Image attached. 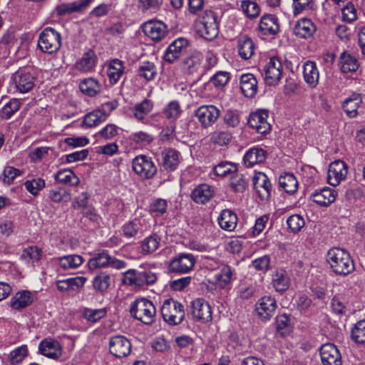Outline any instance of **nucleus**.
Returning <instances> with one entry per match:
<instances>
[{"mask_svg":"<svg viewBox=\"0 0 365 365\" xmlns=\"http://www.w3.org/2000/svg\"><path fill=\"white\" fill-rule=\"evenodd\" d=\"M362 103L361 95L353 93L346 98L343 103V109L349 118H354L358 114V108Z\"/></svg>","mask_w":365,"mask_h":365,"instance_id":"obj_38","label":"nucleus"},{"mask_svg":"<svg viewBox=\"0 0 365 365\" xmlns=\"http://www.w3.org/2000/svg\"><path fill=\"white\" fill-rule=\"evenodd\" d=\"M253 187L262 200H267L271 196L272 185L264 173H257L252 178Z\"/></svg>","mask_w":365,"mask_h":365,"instance_id":"obj_17","label":"nucleus"},{"mask_svg":"<svg viewBox=\"0 0 365 365\" xmlns=\"http://www.w3.org/2000/svg\"><path fill=\"white\" fill-rule=\"evenodd\" d=\"M237 51L239 56L244 60L251 58L255 53L256 46L253 40L248 36H241L237 39Z\"/></svg>","mask_w":365,"mask_h":365,"instance_id":"obj_28","label":"nucleus"},{"mask_svg":"<svg viewBox=\"0 0 365 365\" xmlns=\"http://www.w3.org/2000/svg\"><path fill=\"white\" fill-rule=\"evenodd\" d=\"M188 46V41L185 38H178L173 41L164 53V60L173 63L181 56L182 51Z\"/></svg>","mask_w":365,"mask_h":365,"instance_id":"obj_21","label":"nucleus"},{"mask_svg":"<svg viewBox=\"0 0 365 365\" xmlns=\"http://www.w3.org/2000/svg\"><path fill=\"white\" fill-rule=\"evenodd\" d=\"M279 187L287 193L293 194L298 188V181L292 173H285L279 178Z\"/></svg>","mask_w":365,"mask_h":365,"instance_id":"obj_40","label":"nucleus"},{"mask_svg":"<svg viewBox=\"0 0 365 365\" xmlns=\"http://www.w3.org/2000/svg\"><path fill=\"white\" fill-rule=\"evenodd\" d=\"M163 320L170 326L180 324L185 319V308L182 304L173 299L164 300L161 307Z\"/></svg>","mask_w":365,"mask_h":365,"instance_id":"obj_3","label":"nucleus"},{"mask_svg":"<svg viewBox=\"0 0 365 365\" xmlns=\"http://www.w3.org/2000/svg\"><path fill=\"white\" fill-rule=\"evenodd\" d=\"M338 66L343 73H352L359 68V63L356 57L347 52L340 54Z\"/></svg>","mask_w":365,"mask_h":365,"instance_id":"obj_32","label":"nucleus"},{"mask_svg":"<svg viewBox=\"0 0 365 365\" xmlns=\"http://www.w3.org/2000/svg\"><path fill=\"white\" fill-rule=\"evenodd\" d=\"M316 31V26L308 19L299 20L294 27V34L302 38H308L313 36Z\"/></svg>","mask_w":365,"mask_h":365,"instance_id":"obj_34","label":"nucleus"},{"mask_svg":"<svg viewBox=\"0 0 365 365\" xmlns=\"http://www.w3.org/2000/svg\"><path fill=\"white\" fill-rule=\"evenodd\" d=\"M120 130L115 124L108 123L96 133L95 136L104 140H112L119 134Z\"/></svg>","mask_w":365,"mask_h":365,"instance_id":"obj_51","label":"nucleus"},{"mask_svg":"<svg viewBox=\"0 0 365 365\" xmlns=\"http://www.w3.org/2000/svg\"><path fill=\"white\" fill-rule=\"evenodd\" d=\"M259 30L262 35H275L279 31L278 18L273 14L263 16L259 23Z\"/></svg>","mask_w":365,"mask_h":365,"instance_id":"obj_24","label":"nucleus"},{"mask_svg":"<svg viewBox=\"0 0 365 365\" xmlns=\"http://www.w3.org/2000/svg\"><path fill=\"white\" fill-rule=\"evenodd\" d=\"M168 208L167 200L157 198L153 200L150 205V211L155 216H161L165 213Z\"/></svg>","mask_w":365,"mask_h":365,"instance_id":"obj_59","label":"nucleus"},{"mask_svg":"<svg viewBox=\"0 0 365 365\" xmlns=\"http://www.w3.org/2000/svg\"><path fill=\"white\" fill-rule=\"evenodd\" d=\"M163 0H138V7L143 13H154L162 5Z\"/></svg>","mask_w":365,"mask_h":365,"instance_id":"obj_57","label":"nucleus"},{"mask_svg":"<svg viewBox=\"0 0 365 365\" xmlns=\"http://www.w3.org/2000/svg\"><path fill=\"white\" fill-rule=\"evenodd\" d=\"M288 227L293 232H298L304 226L305 222L302 217L299 215H292L287 220Z\"/></svg>","mask_w":365,"mask_h":365,"instance_id":"obj_63","label":"nucleus"},{"mask_svg":"<svg viewBox=\"0 0 365 365\" xmlns=\"http://www.w3.org/2000/svg\"><path fill=\"white\" fill-rule=\"evenodd\" d=\"M351 339L357 344H365V320L355 324L351 330Z\"/></svg>","mask_w":365,"mask_h":365,"instance_id":"obj_54","label":"nucleus"},{"mask_svg":"<svg viewBox=\"0 0 365 365\" xmlns=\"http://www.w3.org/2000/svg\"><path fill=\"white\" fill-rule=\"evenodd\" d=\"M191 314L195 321L207 323L212 320V309L210 304L202 298L191 302Z\"/></svg>","mask_w":365,"mask_h":365,"instance_id":"obj_10","label":"nucleus"},{"mask_svg":"<svg viewBox=\"0 0 365 365\" xmlns=\"http://www.w3.org/2000/svg\"><path fill=\"white\" fill-rule=\"evenodd\" d=\"M238 218L234 211L225 209L217 217V222L221 229L227 232H232L237 225Z\"/></svg>","mask_w":365,"mask_h":365,"instance_id":"obj_27","label":"nucleus"},{"mask_svg":"<svg viewBox=\"0 0 365 365\" xmlns=\"http://www.w3.org/2000/svg\"><path fill=\"white\" fill-rule=\"evenodd\" d=\"M320 356L324 365H341V356L337 347L331 343L323 344Z\"/></svg>","mask_w":365,"mask_h":365,"instance_id":"obj_18","label":"nucleus"},{"mask_svg":"<svg viewBox=\"0 0 365 365\" xmlns=\"http://www.w3.org/2000/svg\"><path fill=\"white\" fill-rule=\"evenodd\" d=\"M132 168L134 173L140 178L148 180L157 173V167L150 157L139 155L132 160Z\"/></svg>","mask_w":365,"mask_h":365,"instance_id":"obj_7","label":"nucleus"},{"mask_svg":"<svg viewBox=\"0 0 365 365\" xmlns=\"http://www.w3.org/2000/svg\"><path fill=\"white\" fill-rule=\"evenodd\" d=\"M303 78L309 88H316L319 83V71L315 62L307 61L303 64Z\"/></svg>","mask_w":365,"mask_h":365,"instance_id":"obj_26","label":"nucleus"},{"mask_svg":"<svg viewBox=\"0 0 365 365\" xmlns=\"http://www.w3.org/2000/svg\"><path fill=\"white\" fill-rule=\"evenodd\" d=\"M235 270L229 265H223L220 269L214 274V282L220 289H230L235 279Z\"/></svg>","mask_w":365,"mask_h":365,"instance_id":"obj_20","label":"nucleus"},{"mask_svg":"<svg viewBox=\"0 0 365 365\" xmlns=\"http://www.w3.org/2000/svg\"><path fill=\"white\" fill-rule=\"evenodd\" d=\"M197 33L207 41L215 39L219 33L217 16L212 11H206L195 26Z\"/></svg>","mask_w":365,"mask_h":365,"instance_id":"obj_5","label":"nucleus"},{"mask_svg":"<svg viewBox=\"0 0 365 365\" xmlns=\"http://www.w3.org/2000/svg\"><path fill=\"white\" fill-rule=\"evenodd\" d=\"M143 32L151 40L158 42L165 38L168 29L162 21H148L143 26Z\"/></svg>","mask_w":365,"mask_h":365,"instance_id":"obj_19","label":"nucleus"},{"mask_svg":"<svg viewBox=\"0 0 365 365\" xmlns=\"http://www.w3.org/2000/svg\"><path fill=\"white\" fill-rule=\"evenodd\" d=\"M268 116V110L258 109L250 115L248 125L258 133L265 134L271 130V125L267 120Z\"/></svg>","mask_w":365,"mask_h":365,"instance_id":"obj_12","label":"nucleus"},{"mask_svg":"<svg viewBox=\"0 0 365 365\" xmlns=\"http://www.w3.org/2000/svg\"><path fill=\"white\" fill-rule=\"evenodd\" d=\"M153 102L150 100L144 99L134 106L133 109V116L138 121L144 123L145 116L153 110Z\"/></svg>","mask_w":365,"mask_h":365,"instance_id":"obj_41","label":"nucleus"},{"mask_svg":"<svg viewBox=\"0 0 365 365\" xmlns=\"http://www.w3.org/2000/svg\"><path fill=\"white\" fill-rule=\"evenodd\" d=\"M110 255L108 251L105 250L97 253L93 257L91 258L88 262L90 269L93 270L98 268L108 267Z\"/></svg>","mask_w":365,"mask_h":365,"instance_id":"obj_47","label":"nucleus"},{"mask_svg":"<svg viewBox=\"0 0 365 365\" xmlns=\"http://www.w3.org/2000/svg\"><path fill=\"white\" fill-rule=\"evenodd\" d=\"M230 185L235 192H242L247 187V181L242 175L235 173L231 178Z\"/></svg>","mask_w":365,"mask_h":365,"instance_id":"obj_64","label":"nucleus"},{"mask_svg":"<svg viewBox=\"0 0 365 365\" xmlns=\"http://www.w3.org/2000/svg\"><path fill=\"white\" fill-rule=\"evenodd\" d=\"M266 152L264 149L254 147L249 149L244 155V163L247 167H252L265 160Z\"/></svg>","mask_w":365,"mask_h":365,"instance_id":"obj_35","label":"nucleus"},{"mask_svg":"<svg viewBox=\"0 0 365 365\" xmlns=\"http://www.w3.org/2000/svg\"><path fill=\"white\" fill-rule=\"evenodd\" d=\"M130 313L135 319L145 324L150 325L155 322L156 309L151 301L140 298L131 304Z\"/></svg>","mask_w":365,"mask_h":365,"instance_id":"obj_2","label":"nucleus"},{"mask_svg":"<svg viewBox=\"0 0 365 365\" xmlns=\"http://www.w3.org/2000/svg\"><path fill=\"white\" fill-rule=\"evenodd\" d=\"M28 354V348L26 345H21L9 354V360L11 364H18L21 362Z\"/></svg>","mask_w":365,"mask_h":365,"instance_id":"obj_62","label":"nucleus"},{"mask_svg":"<svg viewBox=\"0 0 365 365\" xmlns=\"http://www.w3.org/2000/svg\"><path fill=\"white\" fill-rule=\"evenodd\" d=\"M225 124L228 128H237L241 120L240 113L237 110H227L223 117Z\"/></svg>","mask_w":365,"mask_h":365,"instance_id":"obj_53","label":"nucleus"},{"mask_svg":"<svg viewBox=\"0 0 365 365\" xmlns=\"http://www.w3.org/2000/svg\"><path fill=\"white\" fill-rule=\"evenodd\" d=\"M24 185L29 192L36 196L45 187V182L41 178L32 179L26 180Z\"/></svg>","mask_w":365,"mask_h":365,"instance_id":"obj_61","label":"nucleus"},{"mask_svg":"<svg viewBox=\"0 0 365 365\" xmlns=\"http://www.w3.org/2000/svg\"><path fill=\"white\" fill-rule=\"evenodd\" d=\"M162 166L165 170H175L180 161V153L173 148L165 149L161 153Z\"/></svg>","mask_w":365,"mask_h":365,"instance_id":"obj_29","label":"nucleus"},{"mask_svg":"<svg viewBox=\"0 0 365 365\" xmlns=\"http://www.w3.org/2000/svg\"><path fill=\"white\" fill-rule=\"evenodd\" d=\"M203 56L200 52H194L183 61V70L190 74L197 73L201 68Z\"/></svg>","mask_w":365,"mask_h":365,"instance_id":"obj_36","label":"nucleus"},{"mask_svg":"<svg viewBox=\"0 0 365 365\" xmlns=\"http://www.w3.org/2000/svg\"><path fill=\"white\" fill-rule=\"evenodd\" d=\"M109 350L115 357H125L130 353L131 344L125 336L116 335L110 339Z\"/></svg>","mask_w":365,"mask_h":365,"instance_id":"obj_16","label":"nucleus"},{"mask_svg":"<svg viewBox=\"0 0 365 365\" xmlns=\"http://www.w3.org/2000/svg\"><path fill=\"white\" fill-rule=\"evenodd\" d=\"M125 73L124 62L113 58L107 62V76L111 85L116 84Z\"/></svg>","mask_w":365,"mask_h":365,"instance_id":"obj_25","label":"nucleus"},{"mask_svg":"<svg viewBox=\"0 0 365 365\" xmlns=\"http://www.w3.org/2000/svg\"><path fill=\"white\" fill-rule=\"evenodd\" d=\"M33 301V297L30 292L29 291H21L17 292L14 297H12L11 300V304L13 308L14 309H22L30 304H31Z\"/></svg>","mask_w":365,"mask_h":365,"instance_id":"obj_46","label":"nucleus"},{"mask_svg":"<svg viewBox=\"0 0 365 365\" xmlns=\"http://www.w3.org/2000/svg\"><path fill=\"white\" fill-rule=\"evenodd\" d=\"M38 351L43 356L56 359L61 356L62 351L59 342L52 339H45L38 344Z\"/></svg>","mask_w":365,"mask_h":365,"instance_id":"obj_23","label":"nucleus"},{"mask_svg":"<svg viewBox=\"0 0 365 365\" xmlns=\"http://www.w3.org/2000/svg\"><path fill=\"white\" fill-rule=\"evenodd\" d=\"M140 228L139 220H134L128 222L122 227L123 235L127 238H131L136 236Z\"/></svg>","mask_w":365,"mask_h":365,"instance_id":"obj_58","label":"nucleus"},{"mask_svg":"<svg viewBox=\"0 0 365 365\" xmlns=\"http://www.w3.org/2000/svg\"><path fill=\"white\" fill-rule=\"evenodd\" d=\"M237 170L236 165L228 161L220 162L213 168L214 173L220 177H225L228 175L234 174Z\"/></svg>","mask_w":365,"mask_h":365,"instance_id":"obj_50","label":"nucleus"},{"mask_svg":"<svg viewBox=\"0 0 365 365\" xmlns=\"http://www.w3.org/2000/svg\"><path fill=\"white\" fill-rule=\"evenodd\" d=\"M21 102L19 99L12 98L7 102L0 111V115L4 119H9L19 108Z\"/></svg>","mask_w":365,"mask_h":365,"instance_id":"obj_52","label":"nucleus"},{"mask_svg":"<svg viewBox=\"0 0 365 365\" xmlns=\"http://www.w3.org/2000/svg\"><path fill=\"white\" fill-rule=\"evenodd\" d=\"M282 74V65L278 57H271L264 68V80L266 84H277Z\"/></svg>","mask_w":365,"mask_h":365,"instance_id":"obj_11","label":"nucleus"},{"mask_svg":"<svg viewBox=\"0 0 365 365\" xmlns=\"http://www.w3.org/2000/svg\"><path fill=\"white\" fill-rule=\"evenodd\" d=\"M107 310L105 308L89 309L86 308L83 312V316L91 322H96L103 318L106 314Z\"/></svg>","mask_w":365,"mask_h":365,"instance_id":"obj_55","label":"nucleus"},{"mask_svg":"<svg viewBox=\"0 0 365 365\" xmlns=\"http://www.w3.org/2000/svg\"><path fill=\"white\" fill-rule=\"evenodd\" d=\"M138 73L139 76L145 78L146 81H152L157 75V68L154 63L144 61L139 66Z\"/></svg>","mask_w":365,"mask_h":365,"instance_id":"obj_49","label":"nucleus"},{"mask_svg":"<svg viewBox=\"0 0 365 365\" xmlns=\"http://www.w3.org/2000/svg\"><path fill=\"white\" fill-rule=\"evenodd\" d=\"M277 307V302L274 297L264 296L256 303L255 311L262 320L268 321L274 314Z\"/></svg>","mask_w":365,"mask_h":365,"instance_id":"obj_14","label":"nucleus"},{"mask_svg":"<svg viewBox=\"0 0 365 365\" xmlns=\"http://www.w3.org/2000/svg\"><path fill=\"white\" fill-rule=\"evenodd\" d=\"M128 140L136 146L145 147L150 144L154 138L150 133L140 130L132 133L128 136Z\"/></svg>","mask_w":365,"mask_h":365,"instance_id":"obj_45","label":"nucleus"},{"mask_svg":"<svg viewBox=\"0 0 365 365\" xmlns=\"http://www.w3.org/2000/svg\"><path fill=\"white\" fill-rule=\"evenodd\" d=\"M213 195L214 190L207 184H201L197 186L191 193L192 200L200 204H205Z\"/></svg>","mask_w":365,"mask_h":365,"instance_id":"obj_33","label":"nucleus"},{"mask_svg":"<svg viewBox=\"0 0 365 365\" xmlns=\"http://www.w3.org/2000/svg\"><path fill=\"white\" fill-rule=\"evenodd\" d=\"M232 136L230 132L227 130H220L215 131L212 133L211 136V140L215 144L222 146L227 145Z\"/></svg>","mask_w":365,"mask_h":365,"instance_id":"obj_60","label":"nucleus"},{"mask_svg":"<svg viewBox=\"0 0 365 365\" xmlns=\"http://www.w3.org/2000/svg\"><path fill=\"white\" fill-rule=\"evenodd\" d=\"M336 192L330 187H325L315 190L310 196V199L322 207H327L336 200Z\"/></svg>","mask_w":365,"mask_h":365,"instance_id":"obj_22","label":"nucleus"},{"mask_svg":"<svg viewBox=\"0 0 365 365\" xmlns=\"http://www.w3.org/2000/svg\"><path fill=\"white\" fill-rule=\"evenodd\" d=\"M160 244V238L158 235H150L141 242L140 252L144 255L151 254L159 248Z\"/></svg>","mask_w":365,"mask_h":365,"instance_id":"obj_44","label":"nucleus"},{"mask_svg":"<svg viewBox=\"0 0 365 365\" xmlns=\"http://www.w3.org/2000/svg\"><path fill=\"white\" fill-rule=\"evenodd\" d=\"M327 261L332 271L339 275L346 276L355 269L350 254L342 248L330 249L327 254Z\"/></svg>","mask_w":365,"mask_h":365,"instance_id":"obj_1","label":"nucleus"},{"mask_svg":"<svg viewBox=\"0 0 365 365\" xmlns=\"http://www.w3.org/2000/svg\"><path fill=\"white\" fill-rule=\"evenodd\" d=\"M79 88L85 95L93 97L101 92V84L93 78H88L80 82Z\"/></svg>","mask_w":365,"mask_h":365,"instance_id":"obj_39","label":"nucleus"},{"mask_svg":"<svg viewBox=\"0 0 365 365\" xmlns=\"http://www.w3.org/2000/svg\"><path fill=\"white\" fill-rule=\"evenodd\" d=\"M272 284L277 292L287 290L289 285V279L287 272L284 269L277 270L272 277Z\"/></svg>","mask_w":365,"mask_h":365,"instance_id":"obj_43","label":"nucleus"},{"mask_svg":"<svg viewBox=\"0 0 365 365\" xmlns=\"http://www.w3.org/2000/svg\"><path fill=\"white\" fill-rule=\"evenodd\" d=\"M110 284V277L106 272H103L96 276L93 279V287L100 292H105Z\"/></svg>","mask_w":365,"mask_h":365,"instance_id":"obj_56","label":"nucleus"},{"mask_svg":"<svg viewBox=\"0 0 365 365\" xmlns=\"http://www.w3.org/2000/svg\"><path fill=\"white\" fill-rule=\"evenodd\" d=\"M122 282L134 288H141L154 284L157 281V275L151 271L139 272L130 269L123 273Z\"/></svg>","mask_w":365,"mask_h":365,"instance_id":"obj_4","label":"nucleus"},{"mask_svg":"<svg viewBox=\"0 0 365 365\" xmlns=\"http://www.w3.org/2000/svg\"><path fill=\"white\" fill-rule=\"evenodd\" d=\"M42 250L37 246H30L24 250L21 259L26 263L34 266L42 257Z\"/></svg>","mask_w":365,"mask_h":365,"instance_id":"obj_42","label":"nucleus"},{"mask_svg":"<svg viewBox=\"0 0 365 365\" xmlns=\"http://www.w3.org/2000/svg\"><path fill=\"white\" fill-rule=\"evenodd\" d=\"M195 116L203 128L214 125L220 115V110L213 105H204L195 110Z\"/></svg>","mask_w":365,"mask_h":365,"instance_id":"obj_9","label":"nucleus"},{"mask_svg":"<svg viewBox=\"0 0 365 365\" xmlns=\"http://www.w3.org/2000/svg\"><path fill=\"white\" fill-rule=\"evenodd\" d=\"M17 91L21 93L29 92L34 87V77L26 69L21 68L16 71L11 77Z\"/></svg>","mask_w":365,"mask_h":365,"instance_id":"obj_13","label":"nucleus"},{"mask_svg":"<svg viewBox=\"0 0 365 365\" xmlns=\"http://www.w3.org/2000/svg\"><path fill=\"white\" fill-rule=\"evenodd\" d=\"M196 263L195 257L191 253L182 252L173 257L168 265V270L173 273L187 274Z\"/></svg>","mask_w":365,"mask_h":365,"instance_id":"obj_8","label":"nucleus"},{"mask_svg":"<svg viewBox=\"0 0 365 365\" xmlns=\"http://www.w3.org/2000/svg\"><path fill=\"white\" fill-rule=\"evenodd\" d=\"M182 110L178 101H171L163 108L164 116L171 122L176 120L182 114Z\"/></svg>","mask_w":365,"mask_h":365,"instance_id":"obj_48","label":"nucleus"},{"mask_svg":"<svg viewBox=\"0 0 365 365\" xmlns=\"http://www.w3.org/2000/svg\"><path fill=\"white\" fill-rule=\"evenodd\" d=\"M60 34L51 27L46 28L39 35L38 46L41 51L53 53L61 47Z\"/></svg>","mask_w":365,"mask_h":365,"instance_id":"obj_6","label":"nucleus"},{"mask_svg":"<svg viewBox=\"0 0 365 365\" xmlns=\"http://www.w3.org/2000/svg\"><path fill=\"white\" fill-rule=\"evenodd\" d=\"M348 174V167L342 160H335L329 166L327 173V181L332 186H336L345 180Z\"/></svg>","mask_w":365,"mask_h":365,"instance_id":"obj_15","label":"nucleus"},{"mask_svg":"<svg viewBox=\"0 0 365 365\" xmlns=\"http://www.w3.org/2000/svg\"><path fill=\"white\" fill-rule=\"evenodd\" d=\"M240 88L245 96L254 97L257 92V81L252 73H245L240 77Z\"/></svg>","mask_w":365,"mask_h":365,"instance_id":"obj_31","label":"nucleus"},{"mask_svg":"<svg viewBox=\"0 0 365 365\" xmlns=\"http://www.w3.org/2000/svg\"><path fill=\"white\" fill-rule=\"evenodd\" d=\"M108 117V113L107 112L96 109L84 115L83 120L81 122V125L84 128L96 127L106 121Z\"/></svg>","mask_w":365,"mask_h":365,"instance_id":"obj_30","label":"nucleus"},{"mask_svg":"<svg viewBox=\"0 0 365 365\" xmlns=\"http://www.w3.org/2000/svg\"><path fill=\"white\" fill-rule=\"evenodd\" d=\"M96 64L95 53L92 50L86 52L81 58L76 61V68L81 72L88 73L93 71Z\"/></svg>","mask_w":365,"mask_h":365,"instance_id":"obj_37","label":"nucleus"}]
</instances>
